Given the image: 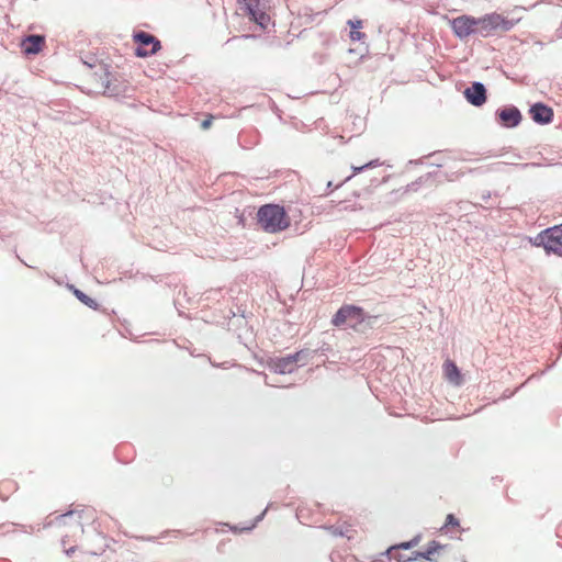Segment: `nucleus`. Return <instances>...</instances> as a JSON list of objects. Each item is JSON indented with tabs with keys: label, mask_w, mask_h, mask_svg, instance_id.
Returning a JSON list of instances; mask_svg holds the SVG:
<instances>
[{
	"label": "nucleus",
	"mask_w": 562,
	"mask_h": 562,
	"mask_svg": "<svg viewBox=\"0 0 562 562\" xmlns=\"http://www.w3.org/2000/svg\"><path fill=\"white\" fill-rule=\"evenodd\" d=\"M258 224L267 233H279L290 226V217L278 204H266L258 210Z\"/></svg>",
	"instance_id": "1"
},
{
	"label": "nucleus",
	"mask_w": 562,
	"mask_h": 562,
	"mask_svg": "<svg viewBox=\"0 0 562 562\" xmlns=\"http://www.w3.org/2000/svg\"><path fill=\"white\" fill-rule=\"evenodd\" d=\"M59 525L68 527L74 536L82 535L85 527H92L95 530L97 513L91 507L70 510L58 517Z\"/></svg>",
	"instance_id": "2"
},
{
	"label": "nucleus",
	"mask_w": 562,
	"mask_h": 562,
	"mask_svg": "<svg viewBox=\"0 0 562 562\" xmlns=\"http://www.w3.org/2000/svg\"><path fill=\"white\" fill-rule=\"evenodd\" d=\"M536 246H542L547 252L562 256V224L542 231L535 238Z\"/></svg>",
	"instance_id": "3"
},
{
	"label": "nucleus",
	"mask_w": 562,
	"mask_h": 562,
	"mask_svg": "<svg viewBox=\"0 0 562 562\" xmlns=\"http://www.w3.org/2000/svg\"><path fill=\"white\" fill-rule=\"evenodd\" d=\"M364 322L363 310L355 305H344L334 315L331 323L336 327L348 324L351 328L357 329V325Z\"/></svg>",
	"instance_id": "4"
},
{
	"label": "nucleus",
	"mask_w": 562,
	"mask_h": 562,
	"mask_svg": "<svg viewBox=\"0 0 562 562\" xmlns=\"http://www.w3.org/2000/svg\"><path fill=\"white\" fill-rule=\"evenodd\" d=\"M513 23L498 13L486 14L477 19V33L488 36L496 31H509Z\"/></svg>",
	"instance_id": "5"
},
{
	"label": "nucleus",
	"mask_w": 562,
	"mask_h": 562,
	"mask_svg": "<svg viewBox=\"0 0 562 562\" xmlns=\"http://www.w3.org/2000/svg\"><path fill=\"white\" fill-rule=\"evenodd\" d=\"M133 42L137 57H147L160 49V42L154 35L144 31L134 33Z\"/></svg>",
	"instance_id": "6"
},
{
	"label": "nucleus",
	"mask_w": 562,
	"mask_h": 562,
	"mask_svg": "<svg viewBox=\"0 0 562 562\" xmlns=\"http://www.w3.org/2000/svg\"><path fill=\"white\" fill-rule=\"evenodd\" d=\"M451 26L458 37H468L477 32V19L468 15L458 16L452 20Z\"/></svg>",
	"instance_id": "7"
},
{
	"label": "nucleus",
	"mask_w": 562,
	"mask_h": 562,
	"mask_svg": "<svg viewBox=\"0 0 562 562\" xmlns=\"http://www.w3.org/2000/svg\"><path fill=\"white\" fill-rule=\"evenodd\" d=\"M245 11L249 19L261 27H266L270 22V16L261 8L259 0H246Z\"/></svg>",
	"instance_id": "8"
},
{
	"label": "nucleus",
	"mask_w": 562,
	"mask_h": 562,
	"mask_svg": "<svg viewBox=\"0 0 562 562\" xmlns=\"http://www.w3.org/2000/svg\"><path fill=\"white\" fill-rule=\"evenodd\" d=\"M45 43L46 40L44 35H29L21 41L20 47L22 53L26 56L37 55L44 49Z\"/></svg>",
	"instance_id": "9"
},
{
	"label": "nucleus",
	"mask_w": 562,
	"mask_h": 562,
	"mask_svg": "<svg viewBox=\"0 0 562 562\" xmlns=\"http://www.w3.org/2000/svg\"><path fill=\"white\" fill-rule=\"evenodd\" d=\"M464 97L471 104L481 106L486 101V89L484 85L474 82L465 89Z\"/></svg>",
	"instance_id": "10"
},
{
	"label": "nucleus",
	"mask_w": 562,
	"mask_h": 562,
	"mask_svg": "<svg viewBox=\"0 0 562 562\" xmlns=\"http://www.w3.org/2000/svg\"><path fill=\"white\" fill-rule=\"evenodd\" d=\"M442 371H443V376L445 379L456 385V386H460L462 383H463V376L459 370V368L457 367V364L450 360V359H447L443 364H442Z\"/></svg>",
	"instance_id": "11"
},
{
	"label": "nucleus",
	"mask_w": 562,
	"mask_h": 562,
	"mask_svg": "<svg viewBox=\"0 0 562 562\" xmlns=\"http://www.w3.org/2000/svg\"><path fill=\"white\" fill-rule=\"evenodd\" d=\"M501 123L506 127H514L521 121V114L515 106L505 108L497 112Z\"/></svg>",
	"instance_id": "12"
},
{
	"label": "nucleus",
	"mask_w": 562,
	"mask_h": 562,
	"mask_svg": "<svg viewBox=\"0 0 562 562\" xmlns=\"http://www.w3.org/2000/svg\"><path fill=\"white\" fill-rule=\"evenodd\" d=\"M532 120L539 124H548L553 119V110L542 103H536L530 109Z\"/></svg>",
	"instance_id": "13"
},
{
	"label": "nucleus",
	"mask_w": 562,
	"mask_h": 562,
	"mask_svg": "<svg viewBox=\"0 0 562 562\" xmlns=\"http://www.w3.org/2000/svg\"><path fill=\"white\" fill-rule=\"evenodd\" d=\"M446 550L445 546H441L437 541H431L428 546L425 552H418L416 553L417 557H420L429 562H438V559L436 555H440L441 552Z\"/></svg>",
	"instance_id": "14"
},
{
	"label": "nucleus",
	"mask_w": 562,
	"mask_h": 562,
	"mask_svg": "<svg viewBox=\"0 0 562 562\" xmlns=\"http://www.w3.org/2000/svg\"><path fill=\"white\" fill-rule=\"evenodd\" d=\"M297 356L299 355L278 358L273 362V369L279 373L291 372L295 362L297 361Z\"/></svg>",
	"instance_id": "15"
},
{
	"label": "nucleus",
	"mask_w": 562,
	"mask_h": 562,
	"mask_svg": "<svg viewBox=\"0 0 562 562\" xmlns=\"http://www.w3.org/2000/svg\"><path fill=\"white\" fill-rule=\"evenodd\" d=\"M347 24L350 26L349 38L351 42H358L366 38V34L360 30L363 27V21L360 19L349 20Z\"/></svg>",
	"instance_id": "16"
},
{
	"label": "nucleus",
	"mask_w": 562,
	"mask_h": 562,
	"mask_svg": "<svg viewBox=\"0 0 562 562\" xmlns=\"http://www.w3.org/2000/svg\"><path fill=\"white\" fill-rule=\"evenodd\" d=\"M18 490V484L11 479H4L0 482V498L7 501Z\"/></svg>",
	"instance_id": "17"
},
{
	"label": "nucleus",
	"mask_w": 562,
	"mask_h": 562,
	"mask_svg": "<svg viewBox=\"0 0 562 562\" xmlns=\"http://www.w3.org/2000/svg\"><path fill=\"white\" fill-rule=\"evenodd\" d=\"M103 77H104L103 92L109 93V94L117 93L119 92L117 88L115 86H113V83H112L113 75L111 72L104 70L103 76H101L100 78L103 79Z\"/></svg>",
	"instance_id": "18"
},
{
	"label": "nucleus",
	"mask_w": 562,
	"mask_h": 562,
	"mask_svg": "<svg viewBox=\"0 0 562 562\" xmlns=\"http://www.w3.org/2000/svg\"><path fill=\"white\" fill-rule=\"evenodd\" d=\"M74 294L85 305L89 306L90 308L98 310L99 304L94 299H91L80 290H75Z\"/></svg>",
	"instance_id": "19"
},
{
	"label": "nucleus",
	"mask_w": 562,
	"mask_h": 562,
	"mask_svg": "<svg viewBox=\"0 0 562 562\" xmlns=\"http://www.w3.org/2000/svg\"><path fill=\"white\" fill-rule=\"evenodd\" d=\"M418 543V539L415 538L411 541H407V542H403V543H400V544H396V546H393L391 547L387 551H386V554L390 555L391 558L394 557V552L397 551L398 549H409V548H413L414 546H416Z\"/></svg>",
	"instance_id": "20"
},
{
	"label": "nucleus",
	"mask_w": 562,
	"mask_h": 562,
	"mask_svg": "<svg viewBox=\"0 0 562 562\" xmlns=\"http://www.w3.org/2000/svg\"><path fill=\"white\" fill-rule=\"evenodd\" d=\"M446 527H457L459 526V521L458 519L452 515V514H449L446 518V524H445Z\"/></svg>",
	"instance_id": "21"
},
{
	"label": "nucleus",
	"mask_w": 562,
	"mask_h": 562,
	"mask_svg": "<svg viewBox=\"0 0 562 562\" xmlns=\"http://www.w3.org/2000/svg\"><path fill=\"white\" fill-rule=\"evenodd\" d=\"M213 119H214V116H213V115H211V114H209V115H207V116H206V117L201 122V127H202L203 130H207V128H210V127H211V125H212Z\"/></svg>",
	"instance_id": "22"
},
{
	"label": "nucleus",
	"mask_w": 562,
	"mask_h": 562,
	"mask_svg": "<svg viewBox=\"0 0 562 562\" xmlns=\"http://www.w3.org/2000/svg\"><path fill=\"white\" fill-rule=\"evenodd\" d=\"M372 165H373V162H369V164H367V165H364V166L356 167V168L353 169V171H355V172H353V175H355V173H357V172H360V171H361V170H363L366 167H369V166H372Z\"/></svg>",
	"instance_id": "23"
},
{
	"label": "nucleus",
	"mask_w": 562,
	"mask_h": 562,
	"mask_svg": "<svg viewBox=\"0 0 562 562\" xmlns=\"http://www.w3.org/2000/svg\"><path fill=\"white\" fill-rule=\"evenodd\" d=\"M65 551H66V553H67V554H70L71 552H74V551H75V548H72V547H71V548H69V549H66Z\"/></svg>",
	"instance_id": "24"
}]
</instances>
